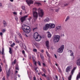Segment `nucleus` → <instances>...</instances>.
Wrapping results in <instances>:
<instances>
[{"label": "nucleus", "mask_w": 80, "mask_h": 80, "mask_svg": "<svg viewBox=\"0 0 80 80\" xmlns=\"http://www.w3.org/2000/svg\"><path fill=\"white\" fill-rule=\"evenodd\" d=\"M55 25L53 23H50L49 24H46L45 27H43L44 30H47L48 28H54Z\"/></svg>", "instance_id": "1"}, {"label": "nucleus", "mask_w": 80, "mask_h": 80, "mask_svg": "<svg viewBox=\"0 0 80 80\" xmlns=\"http://www.w3.org/2000/svg\"><path fill=\"white\" fill-rule=\"evenodd\" d=\"M22 28L24 32L27 33H29L30 32L31 29L30 27L26 25H24L22 27Z\"/></svg>", "instance_id": "2"}, {"label": "nucleus", "mask_w": 80, "mask_h": 80, "mask_svg": "<svg viewBox=\"0 0 80 80\" xmlns=\"http://www.w3.org/2000/svg\"><path fill=\"white\" fill-rule=\"evenodd\" d=\"M34 38L36 41L39 42V41H40V40H41L42 37L41 36L38 35V32H36L34 33Z\"/></svg>", "instance_id": "3"}, {"label": "nucleus", "mask_w": 80, "mask_h": 80, "mask_svg": "<svg viewBox=\"0 0 80 80\" xmlns=\"http://www.w3.org/2000/svg\"><path fill=\"white\" fill-rule=\"evenodd\" d=\"M37 9L36 8H33V17L37 19V18H38V13L37 12H35L34 11H37Z\"/></svg>", "instance_id": "4"}, {"label": "nucleus", "mask_w": 80, "mask_h": 80, "mask_svg": "<svg viewBox=\"0 0 80 80\" xmlns=\"http://www.w3.org/2000/svg\"><path fill=\"white\" fill-rule=\"evenodd\" d=\"M60 36L59 35H55L54 37L53 41L55 42H58L60 41Z\"/></svg>", "instance_id": "5"}, {"label": "nucleus", "mask_w": 80, "mask_h": 80, "mask_svg": "<svg viewBox=\"0 0 80 80\" xmlns=\"http://www.w3.org/2000/svg\"><path fill=\"white\" fill-rule=\"evenodd\" d=\"M63 49H64V45H62L60 48L58 50V53H62Z\"/></svg>", "instance_id": "6"}, {"label": "nucleus", "mask_w": 80, "mask_h": 80, "mask_svg": "<svg viewBox=\"0 0 80 80\" xmlns=\"http://www.w3.org/2000/svg\"><path fill=\"white\" fill-rule=\"evenodd\" d=\"M75 69H76V68L75 67H74L71 71V73L72 74V75H70L68 77V80H71V78H72V75L73 74V73H74V72Z\"/></svg>", "instance_id": "7"}, {"label": "nucleus", "mask_w": 80, "mask_h": 80, "mask_svg": "<svg viewBox=\"0 0 80 80\" xmlns=\"http://www.w3.org/2000/svg\"><path fill=\"white\" fill-rule=\"evenodd\" d=\"M27 17H28V15H26L25 16L21 17L20 19L21 22H23L24 21H25L26 20V18H27Z\"/></svg>", "instance_id": "8"}, {"label": "nucleus", "mask_w": 80, "mask_h": 80, "mask_svg": "<svg viewBox=\"0 0 80 80\" xmlns=\"http://www.w3.org/2000/svg\"><path fill=\"white\" fill-rule=\"evenodd\" d=\"M39 17H41L42 18L43 17V12L42 9L40 10L39 11Z\"/></svg>", "instance_id": "9"}, {"label": "nucleus", "mask_w": 80, "mask_h": 80, "mask_svg": "<svg viewBox=\"0 0 80 80\" xmlns=\"http://www.w3.org/2000/svg\"><path fill=\"white\" fill-rule=\"evenodd\" d=\"M26 2L29 6H30L31 4H33V1L32 0H29V1L28 0Z\"/></svg>", "instance_id": "10"}, {"label": "nucleus", "mask_w": 80, "mask_h": 80, "mask_svg": "<svg viewBox=\"0 0 80 80\" xmlns=\"http://www.w3.org/2000/svg\"><path fill=\"white\" fill-rule=\"evenodd\" d=\"M61 29H62V27L58 26L56 27L55 31H56V32H58V31H59V30H61Z\"/></svg>", "instance_id": "11"}, {"label": "nucleus", "mask_w": 80, "mask_h": 80, "mask_svg": "<svg viewBox=\"0 0 80 80\" xmlns=\"http://www.w3.org/2000/svg\"><path fill=\"white\" fill-rule=\"evenodd\" d=\"M76 63L78 66H80V58H78L76 61Z\"/></svg>", "instance_id": "12"}, {"label": "nucleus", "mask_w": 80, "mask_h": 80, "mask_svg": "<svg viewBox=\"0 0 80 80\" xmlns=\"http://www.w3.org/2000/svg\"><path fill=\"white\" fill-rule=\"evenodd\" d=\"M70 71V66L68 67L66 69V72H67L68 73Z\"/></svg>", "instance_id": "13"}, {"label": "nucleus", "mask_w": 80, "mask_h": 80, "mask_svg": "<svg viewBox=\"0 0 80 80\" xmlns=\"http://www.w3.org/2000/svg\"><path fill=\"white\" fill-rule=\"evenodd\" d=\"M2 23L3 24V26L4 27H6L7 25V22L5 21L4 20H3L2 21Z\"/></svg>", "instance_id": "14"}, {"label": "nucleus", "mask_w": 80, "mask_h": 80, "mask_svg": "<svg viewBox=\"0 0 80 80\" xmlns=\"http://www.w3.org/2000/svg\"><path fill=\"white\" fill-rule=\"evenodd\" d=\"M80 78V72H79L78 74L76 77V80H78V79Z\"/></svg>", "instance_id": "15"}, {"label": "nucleus", "mask_w": 80, "mask_h": 80, "mask_svg": "<svg viewBox=\"0 0 80 80\" xmlns=\"http://www.w3.org/2000/svg\"><path fill=\"white\" fill-rule=\"evenodd\" d=\"M12 48H9V53L11 55H12Z\"/></svg>", "instance_id": "16"}, {"label": "nucleus", "mask_w": 80, "mask_h": 80, "mask_svg": "<svg viewBox=\"0 0 80 80\" xmlns=\"http://www.w3.org/2000/svg\"><path fill=\"white\" fill-rule=\"evenodd\" d=\"M46 46L47 47H49V42L48 41H47L46 42Z\"/></svg>", "instance_id": "17"}, {"label": "nucleus", "mask_w": 80, "mask_h": 80, "mask_svg": "<svg viewBox=\"0 0 80 80\" xmlns=\"http://www.w3.org/2000/svg\"><path fill=\"white\" fill-rule=\"evenodd\" d=\"M49 20H50L49 18H47L44 20V22H49Z\"/></svg>", "instance_id": "18"}, {"label": "nucleus", "mask_w": 80, "mask_h": 80, "mask_svg": "<svg viewBox=\"0 0 80 80\" xmlns=\"http://www.w3.org/2000/svg\"><path fill=\"white\" fill-rule=\"evenodd\" d=\"M15 69L17 70H19V68H18V65H16L15 67Z\"/></svg>", "instance_id": "19"}, {"label": "nucleus", "mask_w": 80, "mask_h": 80, "mask_svg": "<svg viewBox=\"0 0 80 80\" xmlns=\"http://www.w3.org/2000/svg\"><path fill=\"white\" fill-rule=\"evenodd\" d=\"M40 57L42 60H43V59H44V57H43V55H42V54L40 53Z\"/></svg>", "instance_id": "20"}, {"label": "nucleus", "mask_w": 80, "mask_h": 80, "mask_svg": "<svg viewBox=\"0 0 80 80\" xmlns=\"http://www.w3.org/2000/svg\"><path fill=\"white\" fill-rule=\"evenodd\" d=\"M10 71H8V72H7V78H8V77H9V76L10 75Z\"/></svg>", "instance_id": "21"}, {"label": "nucleus", "mask_w": 80, "mask_h": 80, "mask_svg": "<svg viewBox=\"0 0 80 80\" xmlns=\"http://www.w3.org/2000/svg\"><path fill=\"white\" fill-rule=\"evenodd\" d=\"M48 37H51V36H52V35L50 33V32H48Z\"/></svg>", "instance_id": "22"}, {"label": "nucleus", "mask_w": 80, "mask_h": 80, "mask_svg": "<svg viewBox=\"0 0 80 80\" xmlns=\"http://www.w3.org/2000/svg\"><path fill=\"white\" fill-rule=\"evenodd\" d=\"M22 53L23 55L25 57V51H24V50H22Z\"/></svg>", "instance_id": "23"}, {"label": "nucleus", "mask_w": 80, "mask_h": 80, "mask_svg": "<svg viewBox=\"0 0 80 80\" xmlns=\"http://www.w3.org/2000/svg\"><path fill=\"white\" fill-rule=\"evenodd\" d=\"M69 51L70 53H71L70 54V56H73V53L72 52L71 50H69Z\"/></svg>", "instance_id": "24"}, {"label": "nucleus", "mask_w": 80, "mask_h": 80, "mask_svg": "<svg viewBox=\"0 0 80 80\" xmlns=\"http://www.w3.org/2000/svg\"><path fill=\"white\" fill-rule=\"evenodd\" d=\"M42 70L43 71V72H44L45 73H47V70H45V68H43L42 69Z\"/></svg>", "instance_id": "25"}, {"label": "nucleus", "mask_w": 80, "mask_h": 80, "mask_svg": "<svg viewBox=\"0 0 80 80\" xmlns=\"http://www.w3.org/2000/svg\"><path fill=\"white\" fill-rule=\"evenodd\" d=\"M14 45H15V42H13L12 44H11L10 46L11 47H12V48H13Z\"/></svg>", "instance_id": "26"}, {"label": "nucleus", "mask_w": 80, "mask_h": 80, "mask_svg": "<svg viewBox=\"0 0 80 80\" xmlns=\"http://www.w3.org/2000/svg\"><path fill=\"white\" fill-rule=\"evenodd\" d=\"M22 8L23 10L24 11H25V6H22Z\"/></svg>", "instance_id": "27"}, {"label": "nucleus", "mask_w": 80, "mask_h": 80, "mask_svg": "<svg viewBox=\"0 0 80 80\" xmlns=\"http://www.w3.org/2000/svg\"><path fill=\"white\" fill-rule=\"evenodd\" d=\"M69 19H70V17H69V16H67L65 20V22L67 21Z\"/></svg>", "instance_id": "28"}, {"label": "nucleus", "mask_w": 80, "mask_h": 80, "mask_svg": "<svg viewBox=\"0 0 80 80\" xmlns=\"http://www.w3.org/2000/svg\"><path fill=\"white\" fill-rule=\"evenodd\" d=\"M46 53L47 55V56H48L49 58H50V54H49L48 52L46 51Z\"/></svg>", "instance_id": "29"}, {"label": "nucleus", "mask_w": 80, "mask_h": 80, "mask_svg": "<svg viewBox=\"0 0 80 80\" xmlns=\"http://www.w3.org/2000/svg\"><path fill=\"white\" fill-rule=\"evenodd\" d=\"M18 35L19 36V37H20V38H21V39H22V35H21V34H20V33H19Z\"/></svg>", "instance_id": "30"}, {"label": "nucleus", "mask_w": 80, "mask_h": 80, "mask_svg": "<svg viewBox=\"0 0 80 80\" xmlns=\"http://www.w3.org/2000/svg\"><path fill=\"white\" fill-rule=\"evenodd\" d=\"M33 52H35V53H37V49L35 48L34 49H33Z\"/></svg>", "instance_id": "31"}, {"label": "nucleus", "mask_w": 80, "mask_h": 80, "mask_svg": "<svg viewBox=\"0 0 80 80\" xmlns=\"http://www.w3.org/2000/svg\"><path fill=\"white\" fill-rule=\"evenodd\" d=\"M42 77H45V78H47V75H45V73L42 74Z\"/></svg>", "instance_id": "32"}, {"label": "nucleus", "mask_w": 80, "mask_h": 80, "mask_svg": "<svg viewBox=\"0 0 80 80\" xmlns=\"http://www.w3.org/2000/svg\"><path fill=\"white\" fill-rule=\"evenodd\" d=\"M32 18L31 17H29V18H28V20L29 21V22H30L31 21V20H32Z\"/></svg>", "instance_id": "33"}, {"label": "nucleus", "mask_w": 80, "mask_h": 80, "mask_svg": "<svg viewBox=\"0 0 80 80\" xmlns=\"http://www.w3.org/2000/svg\"><path fill=\"white\" fill-rule=\"evenodd\" d=\"M20 47H23V43H22V42H21L20 44Z\"/></svg>", "instance_id": "34"}, {"label": "nucleus", "mask_w": 80, "mask_h": 80, "mask_svg": "<svg viewBox=\"0 0 80 80\" xmlns=\"http://www.w3.org/2000/svg\"><path fill=\"white\" fill-rule=\"evenodd\" d=\"M33 62H35V58L34 57H32Z\"/></svg>", "instance_id": "35"}, {"label": "nucleus", "mask_w": 80, "mask_h": 80, "mask_svg": "<svg viewBox=\"0 0 80 80\" xmlns=\"http://www.w3.org/2000/svg\"><path fill=\"white\" fill-rule=\"evenodd\" d=\"M2 55H3V54H4V49L3 48V49H2Z\"/></svg>", "instance_id": "36"}, {"label": "nucleus", "mask_w": 80, "mask_h": 80, "mask_svg": "<svg viewBox=\"0 0 80 80\" xmlns=\"http://www.w3.org/2000/svg\"><path fill=\"white\" fill-rule=\"evenodd\" d=\"M37 28H35L33 29V32H35V31H36V30H37Z\"/></svg>", "instance_id": "37"}, {"label": "nucleus", "mask_w": 80, "mask_h": 80, "mask_svg": "<svg viewBox=\"0 0 80 80\" xmlns=\"http://www.w3.org/2000/svg\"><path fill=\"white\" fill-rule=\"evenodd\" d=\"M35 3H36V4H37L38 5H41V3H40V2H36Z\"/></svg>", "instance_id": "38"}, {"label": "nucleus", "mask_w": 80, "mask_h": 80, "mask_svg": "<svg viewBox=\"0 0 80 80\" xmlns=\"http://www.w3.org/2000/svg\"><path fill=\"white\" fill-rule=\"evenodd\" d=\"M38 63L39 65V66H41V63H40V61H38Z\"/></svg>", "instance_id": "39"}, {"label": "nucleus", "mask_w": 80, "mask_h": 80, "mask_svg": "<svg viewBox=\"0 0 80 80\" xmlns=\"http://www.w3.org/2000/svg\"><path fill=\"white\" fill-rule=\"evenodd\" d=\"M29 65L31 67H32V64L31 62H29Z\"/></svg>", "instance_id": "40"}, {"label": "nucleus", "mask_w": 80, "mask_h": 80, "mask_svg": "<svg viewBox=\"0 0 80 80\" xmlns=\"http://www.w3.org/2000/svg\"><path fill=\"white\" fill-rule=\"evenodd\" d=\"M64 5L65 7H66L67 6H68V3H65L64 4Z\"/></svg>", "instance_id": "41"}, {"label": "nucleus", "mask_w": 80, "mask_h": 80, "mask_svg": "<svg viewBox=\"0 0 80 80\" xmlns=\"http://www.w3.org/2000/svg\"><path fill=\"white\" fill-rule=\"evenodd\" d=\"M33 63H34V65H35V66H37V62L35 61V62H33Z\"/></svg>", "instance_id": "42"}, {"label": "nucleus", "mask_w": 80, "mask_h": 80, "mask_svg": "<svg viewBox=\"0 0 80 80\" xmlns=\"http://www.w3.org/2000/svg\"><path fill=\"white\" fill-rule=\"evenodd\" d=\"M46 79H47V80H50V77H46Z\"/></svg>", "instance_id": "43"}, {"label": "nucleus", "mask_w": 80, "mask_h": 80, "mask_svg": "<svg viewBox=\"0 0 80 80\" xmlns=\"http://www.w3.org/2000/svg\"><path fill=\"white\" fill-rule=\"evenodd\" d=\"M2 71V66L1 65H0V72H1Z\"/></svg>", "instance_id": "44"}, {"label": "nucleus", "mask_w": 80, "mask_h": 80, "mask_svg": "<svg viewBox=\"0 0 80 80\" xmlns=\"http://www.w3.org/2000/svg\"><path fill=\"white\" fill-rule=\"evenodd\" d=\"M42 65H43V67H46V64H45V63H42Z\"/></svg>", "instance_id": "45"}, {"label": "nucleus", "mask_w": 80, "mask_h": 80, "mask_svg": "<svg viewBox=\"0 0 80 80\" xmlns=\"http://www.w3.org/2000/svg\"><path fill=\"white\" fill-rule=\"evenodd\" d=\"M13 14H14V15H17V12H13Z\"/></svg>", "instance_id": "46"}, {"label": "nucleus", "mask_w": 80, "mask_h": 80, "mask_svg": "<svg viewBox=\"0 0 80 80\" xmlns=\"http://www.w3.org/2000/svg\"><path fill=\"white\" fill-rule=\"evenodd\" d=\"M16 63H15V62H12V65H15V64Z\"/></svg>", "instance_id": "47"}, {"label": "nucleus", "mask_w": 80, "mask_h": 80, "mask_svg": "<svg viewBox=\"0 0 80 80\" xmlns=\"http://www.w3.org/2000/svg\"><path fill=\"white\" fill-rule=\"evenodd\" d=\"M35 72L36 74H37V73H38V70H36V71H35Z\"/></svg>", "instance_id": "48"}, {"label": "nucleus", "mask_w": 80, "mask_h": 80, "mask_svg": "<svg viewBox=\"0 0 80 80\" xmlns=\"http://www.w3.org/2000/svg\"><path fill=\"white\" fill-rule=\"evenodd\" d=\"M6 31H5V29H3L2 30V32L3 33H4V32H5Z\"/></svg>", "instance_id": "49"}, {"label": "nucleus", "mask_w": 80, "mask_h": 80, "mask_svg": "<svg viewBox=\"0 0 80 80\" xmlns=\"http://www.w3.org/2000/svg\"><path fill=\"white\" fill-rule=\"evenodd\" d=\"M54 57L56 58H57V56L56 54H54Z\"/></svg>", "instance_id": "50"}, {"label": "nucleus", "mask_w": 80, "mask_h": 80, "mask_svg": "<svg viewBox=\"0 0 80 80\" xmlns=\"http://www.w3.org/2000/svg\"><path fill=\"white\" fill-rule=\"evenodd\" d=\"M33 79L34 80H36V78L35 77V76H34V77H33Z\"/></svg>", "instance_id": "51"}, {"label": "nucleus", "mask_w": 80, "mask_h": 80, "mask_svg": "<svg viewBox=\"0 0 80 80\" xmlns=\"http://www.w3.org/2000/svg\"><path fill=\"white\" fill-rule=\"evenodd\" d=\"M19 14L20 15H22V11L20 12Z\"/></svg>", "instance_id": "52"}, {"label": "nucleus", "mask_w": 80, "mask_h": 80, "mask_svg": "<svg viewBox=\"0 0 80 80\" xmlns=\"http://www.w3.org/2000/svg\"><path fill=\"white\" fill-rule=\"evenodd\" d=\"M37 68H38L37 67H36L34 68V70L35 71L36 70H37Z\"/></svg>", "instance_id": "53"}, {"label": "nucleus", "mask_w": 80, "mask_h": 80, "mask_svg": "<svg viewBox=\"0 0 80 80\" xmlns=\"http://www.w3.org/2000/svg\"><path fill=\"white\" fill-rule=\"evenodd\" d=\"M58 9H55V12H58Z\"/></svg>", "instance_id": "54"}, {"label": "nucleus", "mask_w": 80, "mask_h": 80, "mask_svg": "<svg viewBox=\"0 0 80 80\" xmlns=\"http://www.w3.org/2000/svg\"><path fill=\"white\" fill-rule=\"evenodd\" d=\"M0 35L2 36L3 35V33H2V32H1L0 33Z\"/></svg>", "instance_id": "55"}, {"label": "nucleus", "mask_w": 80, "mask_h": 80, "mask_svg": "<svg viewBox=\"0 0 80 80\" xmlns=\"http://www.w3.org/2000/svg\"><path fill=\"white\" fill-rule=\"evenodd\" d=\"M2 80H5V77H3L2 78Z\"/></svg>", "instance_id": "56"}, {"label": "nucleus", "mask_w": 80, "mask_h": 80, "mask_svg": "<svg viewBox=\"0 0 80 80\" xmlns=\"http://www.w3.org/2000/svg\"><path fill=\"white\" fill-rule=\"evenodd\" d=\"M55 77H56V78H57V79H58V76H55Z\"/></svg>", "instance_id": "57"}, {"label": "nucleus", "mask_w": 80, "mask_h": 80, "mask_svg": "<svg viewBox=\"0 0 80 80\" xmlns=\"http://www.w3.org/2000/svg\"><path fill=\"white\" fill-rule=\"evenodd\" d=\"M18 77H20V74H18Z\"/></svg>", "instance_id": "58"}, {"label": "nucleus", "mask_w": 80, "mask_h": 80, "mask_svg": "<svg viewBox=\"0 0 80 80\" xmlns=\"http://www.w3.org/2000/svg\"><path fill=\"white\" fill-rule=\"evenodd\" d=\"M41 52L42 53H43V50H41Z\"/></svg>", "instance_id": "59"}, {"label": "nucleus", "mask_w": 80, "mask_h": 80, "mask_svg": "<svg viewBox=\"0 0 80 80\" xmlns=\"http://www.w3.org/2000/svg\"><path fill=\"white\" fill-rule=\"evenodd\" d=\"M14 62H15V63H16V59H15L14 60Z\"/></svg>", "instance_id": "60"}, {"label": "nucleus", "mask_w": 80, "mask_h": 80, "mask_svg": "<svg viewBox=\"0 0 80 80\" xmlns=\"http://www.w3.org/2000/svg\"><path fill=\"white\" fill-rule=\"evenodd\" d=\"M2 3H0V7L2 6Z\"/></svg>", "instance_id": "61"}, {"label": "nucleus", "mask_w": 80, "mask_h": 80, "mask_svg": "<svg viewBox=\"0 0 80 80\" xmlns=\"http://www.w3.org/2000/svg\"><path fill=\"white\" fill-rule=\"evenodd\" d=\"M10 1L11 2H13V0H10Z\"/></svg>", "instance_id": "62"}, {"label": "nucleus", "mask_w": 80, "mask_h": 80, "mask_svg": "<svg viewBox=\"0 0 80 80\" xmlns=\"http://www.w3.org/2000/svg\"><path fill=\"white\" fill-rule=\"evenodd\" d=\"M55 65H56V66H57V67H58V64L57 63H56L55 64Z\"/></svg>", "instance_id": "63"}, {"label": "nucleus", "mask_w": 80, "mask_h": 80, "mask_svg": "<svg viewBox=\"0 0 80 80\" xmlns=\"http://www.w3.org/2000/svg\"><path fill=\"white\" fill-rule=\"evenodd\" d=\"M15 41L16 42H17V43H18V41L17 40H15Z\"/></svg>", "instance_id": "64"}]
</instances>
